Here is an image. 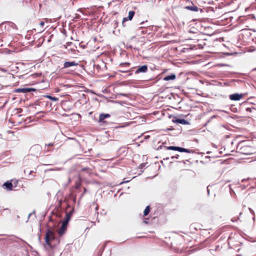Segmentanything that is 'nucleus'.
Masks as SVG:
<instances>
[{
    "mask_svg": "<svg viewBox=\"0 0 256 256\" xmlns=\"http://www.w3.org/2000/svg\"><path fill=\"white\" fill-rule=\"evenodd\" d=\"M44 240L46 248L52 249L60 242L59 240L56 237L54 232L50 228L46 230Z\"/></svg>",
    "mask_w": 256,
    "mask_h": 256,
    "instance_id": "nucleus-1",
    "label": "nucleus"
},
{
    "mask_svg": "<svg viewBox=\"0 0 256 256\" xmlns=\"http://www.w3.org/2000/svg\"><path fill=\"white\" fill-rule=\"evenodd\" d=\"M256 152V148L248 145V148H246V146L243 145L241 148V155H250ZM244 158L241 156V160L244 159Z\"/></svg>",
    "mask_w": 256,
    "mask_h": 256,
    "instance_id": "nucleus-2",
    "label": "nucleus"
},
{
    "mask_svg": "<svg viewBox=\"0 0 256 256\" xmlns=\"http://www.w3.org/2000/svg\"><path fill=\"white\" fill-rule=\"evenodd\" d=\"M42 150V146L39 144L32 146L30 150V155L34 156L36 158H38L40 155Z\"/></svg>",
    "mask_w": 256,
    "mask_h": 256,
    "instance_id": "nucleus-3",
    "label": "nucleus"
},
{
    "mask_svg": "<svg viewBox=\"0 0 256 256\" xmlns=\"http://www.w3.org/2000/svg\"><path fill=\"white\" fill-rule=\"evenodd\" d=\"M164 148L168 150H176L182 152L194 153V151L192 150L186 149L184 148L176 146H164Z\"/></svg>",
    "mask_w": 256,
    "mask_h": 256,
    "instance_id": "nucleus-4",
    "label": "nucleus"
},
{
    "mask_svg": "<svg viewBox=\"0 0 256 256\" xmlns=\"http://www.w3.org/2000/svg\"><path fill=\"white\" fill-rule=\"evenodd\" d=\"M69 208H71L70 206V204H68L67 206H66V217H65L64 219V220L62 221L63 222L66 223L68 224V222L70 220L71 216L74 212V208H72L69 211H67V210Z\"/></svg>",
    "mask_w": 256,
    "mask_h": 256,
    "instance_id": "nucleus-5",
    "label": "nucleus"
},
{
    "mask_svg": "<svg viewBox=\"0 0 256 256\" xmlns=\"http://www.w3.org/2000/svg\"><path fill=\"white\" fill-rule=\"evenodd\" d=\"M130 62H122L118 66V72H129L130 70H126V68L130 67Z\"/></svg>",
    "mask_w": 256,
    "mask_h": 256,
    "instance_id": "nucleus-6",
    "label": "nucleus"
},
{
    "mask_svg": "<svg viewBox=\"0 0 256 256\" xmlns=\"http://www.w3.org/2000/svg\"><path fill=\"white\" fill-rule=\"evenodd\" d=\"M68 224L62 222V225L60 229L58 230V234L60 236H62L66 232Z\"/></svg>",
    "mask_w": 256,
    "mask_h": 256,
    "instance_id": "nucleus-7",
    "label": "nucleus"
},
{
    "mask_svg": "<svg viewBox=\"0 0 256 256\" xmlns=\"http://www.w3.org/2000/svg\"><path fill=\"white\" fill-rule=\"evenodd\" d=\"M172 122L174 123L180 124H188L189 122L184 118H178L176 116H172Z\"/></svg>",
    "mask_w": 256,
    "mask_h": 256,
    "instance_id": "nucleus-8",
    "label": "nucleus"
},
{
    "mask_svg": "<svg viewBox=\"0 0 256 256\" xmlns=\"http://www.w3.org/2000/svg\"><path fill=\"white\" fill-rule=\"evenodd\" d=\"M36 90L34 88H18L15 90L16 92L28 93L31 92H35Z\"/></svg>",
    "mask_w": 256,
    "mask_h": 256,
    "instance_id": "nucleus-9",
    "label": "nucleus"
},
{
    "mask_svg": "<svg viewBox=\"0 0 256 256\" xmlns=\"http://www.w3.org/2000/svg\"><path fill=\"white\" fill-rule=\"evenodd\" d=\"M148 66L144 64L142 66H140L134 72L136 74L139 73H145L148 71Z\"/></svg>",
    "mask_w": 256,
    "mask_h": 256,
    "instance_id": "nucleus-10",
    "label": "nucleus"
},
{
    "mask_svg": "<svg viewBox=\"0 0 256 256\" xmlns=\"http://www.w3.org/2000/svg\"><path fill=\"white\" fill-rule=\"evenodd\" d=\"M134 14H135V12L134 11H132V10L130 11L129 12H128V16L126 17V18H123L122 22V26H124V22L126 21H127L128 20H131L132 19V18H133V17H134Z\"/></svg>",
    "mask_w": 256,
    "mask_h": 256,
    "instance_id": "nucleus-11",
    "label": "nucleus"
},
{
    "mask_svg": "<svg viewBox=\"0 0 256 256\" xmlns=\"http://www.w3.org/2000/svg\"><path fill=\"white\" fill-rule=\"evenodd\" d=\"M78 64L74 61L65 62L62 68H66L74 66H77Z\"/></svg>",
    "mask_w": 256,
    "mask_h": 256,
    "instance_id": "nucleus-12",
    "label": "nucleus"
},
{
    "mask_svg": "<svg viewBox=\"0 0 256 256\" xmlns=\"http://www.w3.org/2000/svg\"><path fill=\"white\" fill-rule=\"evenodd\" d=\"M110 114H108L102 113L100 114L98 122L100 123H104L106 122L104 121V120L106 118H110Z\"/></svg>",
    "mask_w": 256,
    "mask_h": 256,
    "instance_id": "nucleus-13",
    "label": "nucleus"
},
{
    "mask_svg": "<svg viewBox=\"0 0 256 256\" xmlns=\"http://www.w3.org/2000/svg\"><path fill=\"white\" fill-rule=\"evenodd\" d=\"M244 138L241 135V148H242L243 145H245L246 148L248 146L250 145L252 142L250 140L243 139Z\"/></svg>",
    "mask_w": 256,
    "mask_h": 256,
    "instance_id": "nucleus-14",
    "label": "nucleus"
},
{
    "mask_svg": "<svg viewBox=\"0 0 256 256\" xmlns=\"http://www.w3.org/2000/svg\"><path fill=\"white\" fill-rule=\"evenodd\" d=\"M229 98L232 100H240V94L236 93L230 94L229 96Z\"/></svg>",
    "mask_w": 256,
    "mask_h": 256,
    "instance_id": "nucleus-15",
    "label": "nucleus"
},
{
    "mask_svg": "<svg viewBox=\"0 0 256 256\" xmlns=\"http://www.w3.org/2000/svg\"><path fill=\"white\" fill-rule=\"evenodd\" d=\"M248 102L246 101L241 102V109L244 110L247 112H251V108L247 107Z\"/></svg>",
    "mask_w": 256,
    "mask_h": 256,
    "instance_id": "nucleus-16",
    "label": "nucleus"
},
{
    "mask_svg": "<svg viewBox=\"0 0 256 256\" xmlns=\"http://www.w3.org/2000/svg\"><path fill=\"white\" fill-rule=\"evenodd\" d=\"M176 78V76L175 74H171L170 75H168L166 76H164L163 78V80L165 81H169L170 80H174Z\"/></svg>",
    "mask_w": 256,
    "mask_h": 256,
    "instance_id": "nucleus-17",
    "label": "nucleus"
},
{
    "mask_svg": "<svg viewBox=\"0 0 256 256\" xmlns=\"http://www.w3.org/2000/svg\"><path fill=\"white\" fill-rule=\"evenodd\" d=\"M184 8L193 12H198L199 9L198 6H194L193 4L190 6H185Z\"/></svg>",
    "mask_w": 256,
    "mask_h": 256,
    "instance_id": "nucleus-18",
    "label": "nucleus"
},
{
    "mask_svg": "<svg viewBox=\"0 0 256 256\" xmlns=\"http://www.w3.org/2000/svg\"><path fill=\"white\" fill-rule=\"evenodd\" d=\"M3 186H5L6 188L8 190H12L13 186L12 183L8 181L4 182L3 184Z\"/></svg>",
    "mask_w": 256,
    "mask_h": 256,
    "instance_id": "nucleus-19",
    "label": "nucleus"
},
{
    "mask_svg": "<svg viewBox=\"0 0 256 256\" xmlns=\"http://www.w3.org/2000/svg\"><path fill=\"white\" fill-rule=\"evenodd\" d=\"M44 96L46 97V98H48V99H50L52 101H54V102H56V101L58 100V98H56L54 96H52L50 95H46V96Z\"/></svg>",
    "mask_w": 256,
    "mask_h": 256,
    "instance_id": "nucleus-20",
    "label": "nucleus"
},
{
    "mask_svg": "<svg viewBox=\"0 0 256 256\" xmlns=\"http://www.w3.org/2000/svg\"><path fill=\"white\" fill-rule=\"evenodd\" d=\"M66 200H58V204H56L58 209L62 210V204L63 202H66Z\"/></svg>",
    "mask_w": 256,
    "mask_h": 256,
    "instance_id": "nucleus-21",
    "label": "nucleus"
},
{
    "mask_svg": "<svg viewBox=\"0 0 256 256\" xmlns=\"http://www.w3.org/2000/svg\"><path fill=\"white\" fill-rule=\"evenodd\" d=\"M54 145V143H49L48 144H46L45 146V150L46 152H50L52 151L50 149H48L49 148L53 146Z\"/></svg>",
    "mask_w": 256,
    "mask_h": 256,
    "instance_id": "nucleus-22",
    "label": "nucleus"
},
{
    "mask_svg": "<svg viewBox=\"0 0 256 256\" xmlns=\"http://www.w3.org/2000/svg\"><path fill=\"white\" fill-rule=\"evenodd\" d=\"M150 206H147L145 210H144V216H146L148 214V213L150 212Z\"/></svg>",
    "mask_w": 256,
    "mask_h": 256,
    "instance_id": "nucleus-23",
    "label": "nucleus"
},
{
    "mask_svg": "<svg viewBox=\"0 0 256 256\" xmlns=\"http://www.w3.org/2000/svg\"><path fill=\"white\" fill-rule=\"evenodd\" d=\"M81 171L86 172L88 174H90L92 173V170L89 168H84L81 170Z\"/></svg>",
    "mask_w": 256,
    "mask_h": 256,
    "instance_id": "nucleus-24",
    "label": "nucleus"
},
{
    "mask_svg": "<svg viewBox=\"0 0 256 256\" xmlns=\"http://www.w3.org/2000/svg\"><path fill=\"white\" fill-rule=\"evenodd\" d=\"M228 186H229V189H230V194H231V196H232V194H235V192L234 191L232 190V186L230 184H229L228 185Z\"/></svg>",
    "mask_w": 256,
    "mask_h": 256,
    "instance_id": "nucleus-25",
    "label": "nucleus"
},
{
    "mask_svg": "<svg viewBox=\"0 0 256 256\" xmlns=\"http://www.w3.org/2000/svg\"><path fill=\"white\" fill-rule=\"evenodd\" d=\"M146 163H142V164H141L140 165V166H139V168H140V169L143 168L146 166Z\"/></svg>",
    "mask_w": 256,
    "mask_h": 256,
    "instance_id": "nucleus-26",
    "label": "nucleus"
},
{
    "mask_svg": "<svg viewBox=\"0 0 256 256\" xmlns=\"http://www.w3.org/2000/svg\"><path fill=\"white\" fill-rule=\"evenodd\" d=\"M80 183L76 182V188L78 189L80 188Z\"/></svg>",
    "mask_w": 256,
    "mask_h": 256,
    "instance_id": "nucleus-27",
    "label": "nucleus"
},
{
    "mask_svg": "<svg viewBox=\"0 0 256 256\" xmlns=\"http://www.w3.org/2000/svg\"><path fill=\"white\" fill-rule=\"evenodd\" d=\"M216 116H212L210 118L208 121L206 123V124L204 125V126H206L208 122H210V120L214 118H215Z\"/></svg>",
    "mask_w": 256,
    "mask_h": 256,
    "instance_id": "nucleus-28",
    "label": "nucleus"
},
{
    "mask_svg": "<svg viewBox=\"0 0 256 256\" xmlns=\"http://www.w3.org/2000/svg\"><path fill=\"white\" fill-rule=\"evenodd\" d=\"M4 210L8 212L9 214H10L11 212L10 210L8 208H4Z\"/></svg>",
    "mask_w": 256,
    "mask_h": 256,
    "instance_id": "nucleus-29",
    "label": "nucleus"
},
{
    "mask_svg": "<svg viewBox=\"0 0 256 256\" xmlns=\"http://www.w3.org/2000/svg\"><path fill=\"white\" fill-rule=\"evenodd\" d=\"M246 18H254V16L252 14H248L246 16Z\"/></svg>",
    "mask_w": 256,
    "mask_h": 256,
    "instance_id": "nucleus-30",
    "label": "nucleus"
},
{
    "mask_svg": "<svg viewBox=\"0 0 256 256\" xmlns=\"http://www.w3.org/2000/svg\"><path fill=\"white\" fill-rule=\"evenodd\" d=\"M44 24V22L43 21L40 22V26L42 27H43Z\"/></svg>",
    "mask_w": 256,
    "mask_h": 256,
    "instance_id": "nucleus-31",
    "label": "nucleus"
},
{
    "mask_svg": "<svg viewBox=\"0 0 256 256\" xmlns=\"http://www.w3.org/2000/svg\"><path fill=\"white\" fill-rule=\"evenodd\" d=\"M178 157H179V155L177 154V155H176V156H172L171 158L173 160V159H174V158H178Z\"/></svg>",
    "mask_w": 256,
    "mask_h": 256,
    "instance_id": "nucleus-32",
    "label": "nucleus"
},
{
    "mask_svg": "<svg viewBox=\"0 0 256 256\" xmlns=\"http://www.w3.org/2000/svg\"><path fill=\"white\" fill-rule=\"evenodd\" d=\"M248 210H249L250 211V212L252 214H254V210H253L252 208H248Z\"/></svg>",
    "mask_w": 256,
    "mask_h": 256,
    "instance_id": "nucleus-33",
    "label": "nucleus"
},
{
    "mask_svg": "<svg viewBox=\"0 0 256 256\" xmlns=\"http://www.w3.org/2000/svg\"><path fill=\"white\" fill-rule=\"evenodd\" d=\"M32 213H30V214H28V220H26V222H28V219H29L30 217V216H32Z\"/></svg>",
    "mask_w": 256,
    "mask_h": 256,
    "instance_id": "nucleus-34",
    "label": "nucleus"
},
{
    "mask_svg": "<svg viewBox=\"0 0 256 256\" xmlns=\"http://www.w3.org/2000/svg\"><path fill=\"white\" fill-rule=\"evenodd\" d=\"M86 192V188H84V192L83 194H82V196H83V195L84 194L85 192Z\"/></svg>",
    "mask_w": 256,
    "mask_h": 256,
    "instance_id": "nucleus-35",
    "label": "nucleus"
},
{
    "mask_svg": "<svg viewBox=\"0 0 256 256\" xmlns=\"http://www.w3.org/2000/svg\"><path fill=\"white\" fill-rule=\"evenodd\" d=\"M118 94V95H120V96H126V94H122V93Z\"/></svg>",
    "mask_w": 256,
    "mask_h": 256,
    "instance_id": "nucleus-36",
    "label": "nucleus"
},
{
    "mask_svg": "<svg viewBox=\"0 0 256 256\" xmlns=\"http://www.w3.org/2000/svg\"><path fill=\"white\" fill-rule=\"evenodd\" d=\"M249 180V178H248V179H246V180L243 179L242 180H241V182H244L245 181H246V180Z\"/></svg>",
    "mask_w": 256,
    "mask_h": 256,
    "instance_id": "nucleus-37",
    "label": "nucleus"
},
{
    "mask_svg": "<svg viewBox=\"0 0 256 256\" xmlns=\"http://www.w3.org/2000/svg\"><path fill=\"white\" fill-rule=\"evenodd\" d=\"M162 147H163L162 146H158V150L162 149Z\"/></svg>",
    "mask_w": 256,
    "mask_h": 256,
    "instance_id": "nucleus-38",
    "label": "nucleus"
},
{
    "mask_svg": "<svg viewBox=\"0 0 256 256\" xmlns=\"http://www.w3.org/2000/svg\"><path fill=\"white\" fill-rule=\"evenodd\" d=\"M80 18V16L78 14H76V16L75 17V18Z\"/></svg>",
    "mask_w": 256,
    "mask_h": 256,
    "instance_id": "nucleus-39",
    "label": "nucleus"
},
{
    "mask_svg": "<svg viewBox=\"0 0 256 256\" xmlns=\"http://www.w3.org/2000/svg\"><path fill=\"white\" fill-rule=\"evenodd\" d=\"M34 170H30L29 172V174L30 175L32 172H34Z\"/></svg>",
    "mask_w": 256,
    "mask_h": 256,
    "instance_id": "nucleus-40",
    "label": "nucleus"
},
{
    "mask_svg": "<svg viewBox=\"0 0 256 256\" xmlns=\"http://www.w3.org/2000/svg\"><path fill=\"white\" fill-rule=\"evenodd\" d=\"M207 191H208V194H210V190L208 189V186L207 187Z\"/></svg>",
    "mask_w": 256,
    "mask_h": 256,
    "instance_id": "nucleus-41",
    "label": "nucleus"
},
{
    "mask_svg": "<svg viewBox=\"0 0 256 256\" xmlns=\"http://www.w3.org/2000/svg\"><path fill=\"white\" fill-rule=\"evenodd\" d=\"M243 17L244 18H245L246 17L244 16H241V20H240V21H241V22H242V21L244 20V19H242V18Z\"/></svg>",
    "mask_w": 256,
    "mask_h": 256,
    "instance_id": "nucleus-42",
    "label": "nucleus"
},
{
    "mask_svg": "<svg viewBox=\"0 0 256 256\" xmlns=\"http://www.w3.org/2000/svg\"><path fill=\"white\" fill-rule=\"evenodd\" d=\"M240 187H241L242 189H244V188H246L245 186L244 187H242V184L240 186Z\"/></svg>",
    "mask_w": 256,
    "mask_h": 256,
    "instance_id": "nucleus-43",
    "label": "nucleus"
},
{
    "mask_svg": "<svg viewBox=\"0 0 256 256\" xmlns=\"http://www.w3.org/2000/svg\"><path fill=\"white\" fill-rule=\"evenodd\" d=\"M128 180H126V182H120V184H124V183H125V182H128Z\"/></svg>",
    "mask_w": 256,
    "mask_h": 256,
    "instance_id": "nucleus-44",
    "label": "nucleus"
},
{
    "mask_svg": "<svg viewBox=\"0 0 256 256\" xmlns=\"http://www.w3.org/2000/svg\"><path fill=\"white\" fill-rule=\"evenodd\" d=\"M28 172V170H24V173H26V172Z\"/></svg>",
    "mask_w": 256,
    "mask_h": 256,
    "instance_id": "nucleus-45",
    "label": "nucleus"
},
{
    "mask_svg": "<svg viewBox=\"0 0 256 256\" xmlns=\"http://www.w3.org/2000/svg\"><path fill=\"white\" fill-rule=\"evenodd\" d=\"M144 22H145L143 21V22H142L140 24H141V25H143V24H144Z\"/></svg>",
    "mask_w": 256,
    "mask_h": 256,
    "instance_id": "nucleus-46",
    "label": "nucleus"
},
{
    "mask_svg": "<svg viewBox=\"0 0 256 256\" xmlns=\"http://www.w3.org/2000/svg\"><path fill=\"white\" fill-rule=\"evenodd\" d=\"M254 50H248V52H253Z\"/></svg>",
    "mask_w": 256,
    "mask_h": 256,
    "instance_id": "nucleus-47",
    "label": "nucleus"
},
{
    "mask_svg": "<svg viewBox=\"0 0 256 256\" xmlns=\"http://www.w3.org/2000/svg\"><path fill=\"white\" fill-rule=\"evenodd\" d=\"M250 10V8H246L245 9V10H246V11H247V10Z\"/></svg>",
    "mask_w": 256,
    "mask_h": 256,
    "instance_id": "nucleus-48",
    "label": "nucleus"
},
{
    "mask_svg": "<svg viewBox=\"0 0 256 256\" xmlns=\"http://www.w3.org/2000/svg\"><path fill=\"white\" fill-rule=\"evenodd\" d=\"M60 193V191H58L56 196H58V195Z\"/></svg>",
    "mask_w": 256,
    "mask_h": 256,
    "instance_id": "nucleus-49",
    "label": "nucleus"
},
{
    "mask_svg": "<svg viewBox=\"0 0 256 256\" xmlns=\"http://www.w3.org/2000/svg\"><path fill=\"white\" fill-rule=\"evenodd\" d=\"M240 51H241V53L242 52H246V51L243 50H242V49L240 50Z\"/></svg>",
    "mask_w": 256,
    "mask_h": 256,
    "instance_id": "nucleus-50",
    "label": "nucleus"
},
{
    "mask_svg": "<svg viewBox=\"0 0 256 256\" xmlns=\"http://www.w3.org/2000/svg\"><path fill=\"white\" fill-rule=\"evenodd\" d=\"M144 223H146V224H147V223H148V222H146V220H145V221H144Z\"/></svg>",
    "mask_w": 256,
    "mask_h": 256,
    "instance_id": "nucleus-51",
    "label": "nucleus"
},
{
    "mask_svg": "<svg viewBox=\"0 0 256 256\" xmlns=\"http://www.w3.org/2000/svg\"><path fill=\"white\" fill-rule=\"evenodd\" d=\"M252 219H253V220H255V217H254V216L253 217Z\"/></svg>",
    "mask_w": 256,
    "mask_h": 256,
    "instance_id": "nucleus-52",
    "label": "nucleus"
},
{
    "mask_svg": "<svg viewBox=\"0 0 256 256\" xmlns=\"http://www.w3.org/2000/svg\"><path fill=\"white\" fill-rule=\"evenodd\" d=\"M132 73H130V74H128V76H130V75H132Z\"/></svg>",
    "mask_w": 256,
    "mask_h": 256,
    "instance_id": "nucleus-53",
    "label": "nucleus"
},
{
    "mask_svg": "<svg viewBox=\"0 0 256 256\" xmlns=\"http://www.w3.org/2000/svg\"><path fill=\"white\" fill-rule=\"evenodd\" d=\"M253 70H256V68H254V69H253Z\"/></svg>",
    "mask_w": 256,
    "mask_h": 256,
    "instance_id": "nucleus-54",
    "label": "nucleus"
},
{
    "mask_svg": "<svg viewBox=\"0 0 256 256\" xmlns=\"http://www.w3.org/2000/svg\"><path fill=\"white\" fill-rule=\"evenodd\" d=\"M240 96H241V98H242V94H241Z\"/></svg>",
    "mask_w": 256,
    "mask_h": 256,
    "instance_id": "nucleus-55",
    "label": "nucleus"
},
{
    "mask_svg": "<svg viewBox=\"0 0 256 256\" xmlns=\"http://www.w3.org/2000/svg\"><path fill=\"white\" fill-rule=\"evenodd\" d=\"M78 11L81 12V10H80V9H78Z\"/></svg>",
    "mask_w": 256,
    "mask_h": 256,
    "instance_id": "nucleus-56",
    "label": "nucleus"
},
{
    "mask_svg": "<svg viewBox=\"0 0 256 256\" xmlns=\"http://www.w3.org/2000/svg\"><path fill=\"white\" fill-rule=\"evenodd\" d=\"M143 26H141L140 28H142ZM144 27H145V26H144Z\"/></svg>",
    "mask_w": 256,
    "mask_h": 256,
    "instance_id": "nucleus-57",
    "label": "nucleus"
},
{
    "mask_svg": "<svg viewBox=\"0 0 256 256\" xmlns=\"http://www.w3.org/2000/svg\"><path fill=\"white\" fill-rule=\"evenodd\" d=\"M256 1V0H255Z\"/></svg>",
    "mask_w": 256,
    "mask_h": 256,
    "instance_id": "nucleus-58",
    "label": "nucleus"
}]
</instances>
